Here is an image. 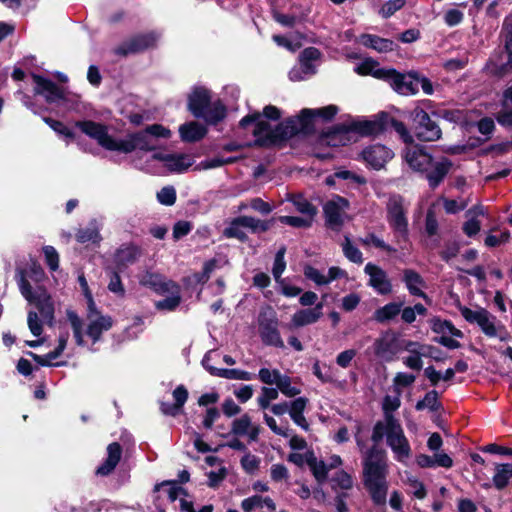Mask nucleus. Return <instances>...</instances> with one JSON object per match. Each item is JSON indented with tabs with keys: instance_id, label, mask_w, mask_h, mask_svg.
Listing matches in <instances>:
<instances>
[{
	"instance_id": "5fc2aeb1",
	"label": "nucleus",
	"mask_w": 512,
	"mask_h": 512,
	"mask_svg": "<svg viewBox=\"0 0 512 512\" xmlns=\"http://www.w3.org/2000/svg\"><path fill=\"white\" fill-rule=\"evenodd\" d=\"M376 67H377V62H375L372 59H366L356 67L355 71L360 75H372V76L378 78L377 72L379 70H381L382 68H376Z\"/></svg>"
},
{
	"instance_id": "473e14b6",
	"label": "nucleus",
	"mask_w": 512,
	"mask_h": 512,
	"mask_svg": "<svg viewBox=\"0 0 512 512\" xmlns=\"http://www.w3.org/2000/svg\"><path fill=\"white\" fill-rule=\"evenodd\" d=\"M512 479V463L497 464L493 484L498 490L504 489Z\"/></svg>"
},
{
	"instance_id": "f03ea898",
	"label": "nucleus",
	"mask_w": 512,
	"mask_h": 512,
	"mask_svg": "<svg viewBox=\"0 0 512 512\" xmlns=\"http://www.w3.org/2000/svg\"><path fill=\"white\" fill-rule=\"evenodd\" d=\"M387 460L384 450L377 446L366 451L363 461L364 485L376 504H383L387 495Z\"/></svg>"
},
{
	"instance_id": "20e7f679",
	"label": "nucleus",
	"mask_w": 512,
	"mask_h": 512,
	"mask_svg": "<svg viewBox=\"0 0 512 512\" xmlns=\"http://www.w3.org/2000/svg\"><path fill=\"white\" fill-rule=\"evenodd\" d=\"M377 76L378 79L387 81L396 92L402 95L416 94L419 91V86L425 94L433 93L431 81L414 71L402 74L394 69H381L377 72Z\"/></svg>"
},
{
	"instance_id": "9b49d317",
	"label": "nucleus",
	"mask_w": 512,
	"mask_h": 512,
	"mask_svg": "<svg viewBox=\"0 0 512 512\" xmlns=\"http://www.w3.org/2000/svg\"><path fill=\"white\" fill-rule=\"evenodd\" d=\"M250 124L254 125V129L252 131L256 138L254 144L261 147L270 146L273 129L271 128L269 122L263 118L260 112H253L248 114L239 122L240 127L244 129L247 128Z\"/></svg>"
},
{
	"instance_id": "412c9836",
	"label": "nucleus",
	"mask_w": 512,
	"mask_h": 512,
	"mask_svg": "<svg viewBox=\"0 0 512 512\" xmlns=\"http://www.w3.org/2000/svg\"><path fill=\"white\" fill-rule=\"evenodd\" d=\"M352 131L349 126L337 125L321 135V143L328 146H344L352 141Z\"/></svg>"
},
{
	"instance_id": "4c0bfd02",
	"label": "nucleus",
	"mask_w": 512,
	"mask_h": 512,
	"mask_svg": "<svg viewBox=\"0 0 512 512\" xmlns=\"http://www.w3.org/2000/svg\"><path fill=\"white\" fill-rule=\"evenodd\" d=\"M289 200L292 202L295 209L304 216L314 218L317 214V208L302 195H292Z\"/></svg>"
},
{
	"instance_id": "c85d7f7f",
	"label": "nucleus",
	"mask_w": 512,
	"mask_h": 512,
	"mask_svg": "<svg viewBox=\"0 0 512 512\" xmlns=\"http://www.w3.org/2000/svg\"><path fill=\"white\" fill-rule=\"evenodd\" d=\"M403 302H390L376 309L373 313V319L377 323H387L396 318L401 312Z\"/></svg>"
},
{
	"instance_id": "c9c22d12",
	"label": "nucleus",
	"mask_w": 512,
	"mask_h": 512,
	"mask_svg": "<svg viewBox=\"0 0 512 512\" xmlns=\"http://www.w3.org/2000/svg\"><path fill=\"white\" fill-rule=\"evenodd\" d=\"M67 319L70 322L73 330V336L78 346H84L85 341L83 337V322L78 314L73 310L66 311Z\"/></svg>"
},
{
	"instance_id": "cd10ccee",
	"label": "nucleus",
	"mask_w": 512,
	"mask_h": 512,
	"mask_svg": "<svg viewBox=\"0 0 512 512\" xmlns=\"http://www.w3.org/2000/svg\"><path fill=\"white\" fill-rule=\"evenodd\" d=\"M360 42L364 46L372 48L380 53L393 51L395 46L392 40L372 34H362L360 36Z\"/></svg>"
},
{
	"instance_id": "e2e57ef3",
	"label": "nucleus",
	"mask_w": 512,
	"mask_h": 512,
	"mask_svg": "<svg viewBox=\"0 0 512 512\" xmlns=\"http://www.w3.org/2000/svg\"><path fill=\"white\" fill-rule=\"evenodd\" d=\"M280 375L281 373L279 370H269L268 368H261L258 373L260 381L266 385L276 384V381Z\"/></svg>"
},
{
	"instance_id": "37998d69",
	"label": "nucleus",
	"mask_w": 512,
	"mask_h": 512,
	"mask_svg": "<svg viewBox=\"0 0 512 512\" xmlns=\"http://www.w3.org/2000/svg\"><path fill=\"white\" fill-rule=\"evenodd\" d=\"M226 109L225 107L218 103H214L209 105V108L205 111L204 118L209 123H217L225 117Z\"/></svg>"
},
{
	"instance_id": "a19ab883",
	"label": "nucleus",
	"mask_w": 512,
	"mask_h": 512,
	"mask_svg": "<svg viewBox=\"0 0 512 512\" xmlns=\"http://www.w3.org/2000/svg\"><path fill=\"white\" fill-rule=\"evenodd\" d=\"M342 250L345 257L353 263L361 264L363 262L362 252L352 244L349 236H344Z\"/></svg>"
},
{
	"instance_id": "4d7b16f0",
	"label": "nucleus",
	"mask_w": 512,
	"mask_h": 512,
	"mask_svg": "<svg viewBox=\"0 0 512 512\" xmlns=\"http://www.w3.org/2000/svg\"><path fill=\"white\" fill-rule=\"evenodd\" d=\"M157 199L158 201L166 206H171L176 201V191L173 187H163L158 193H157Z\"/></svg>"
},
{
	"instance_id": "9d476101",
	"label": "nucleus",
	"mask_w": 512,
	"mask_h": 512,
	"mask_svg": "<svg viewBox=\"0 0 512 512\" xmlns=\"http://www.w3.org/2000/svg\"><path fill=\"white\" fill-rule=\"evenodd\" d=\"M258 323L260 336L265 344L284 348V342L278 331V320L272 308L268 307L260 312Z\"/></svg>"
},
{
	"instance_id": "b1692460",
	"label": "nucleus",
	"mask_w": 512,
	"mask_h": 512,
	"mask_svg": "<svg viewBox=\"0 0 512 512\" xmlns=\"http://www.w3.org/2000/svg\"><path fill=\"white\" fill-rule=\"evenodd\" d=\"M107 459L103 464H101L97 470L96 474L100 476H107L113 472L119 463L122 455V448L119 443L113 442L107 447Z\"/></svg>"
},
{
	"instance_id": "774afa93",
	"label": "nucleus",
	"mask_w": 512,
	"mask_h": 512,
	"mask_svg": "<svg viewBox=\"0 0 512 512\" xmlns=\"http://www.w3.org/2000/svg\"><path fill=\"white\" fill-rule=\"evenodd\" d=\"M497 122L507 128L512 127V109H502L496 114Z\"/></svg>"
},
{
	"instance_id": "39448f33",
	"label": "nucleus",
	"mask_w": 512,
	"mask_h": 512,
	"mask_svg": "<svg viewBox=\"0 0 512 512\" xmlns=\"http://www.w3.org/2000/svg\"><path fill=\"white\" fill-rule=\"evenodd\" d=\"M19 289L23 297L39 311L42 320L52 325L54 320V303L49 292L42 286L32 289L29 281L21 273L18 281Z\"/></svg>"
},
{
	"instance_id": "2f4dec72",
	"label": "nucleus",
	"mask_w": 512,
	"mask_h": 512,
	"mask_svg": "<svg viewBox=\"0 0 512 512\" xmlns=\"http://www.w3.org/2000/svg\"><path fill=\"white\" fill-rule=\"evenodd\" d=\"M305 461L312 470L316 480L319 483H323L327 479L328 466L323 461H318L313 452L306 453Z\"/></svg>"
},
{
	"instance_id": "f8f14e48",
	"label": "nucleus",
	"mask_w": 512,
	"mask_h": 512,
	"mask_svg": "<svg viewBox=\"0 0 512 512\" xmlns=\"http://www.w3.org/2000/svg\"><path fill=\"white\" fill-rule=\"evenodd\" d=\"M348 207V200L338 195L325 203L323 211L329 228L335 231L342 228Z\"/></svg>"
},
{
	"instance_id": "052dcab7",
	"label": "nucleus",
	"mask_w": 512,
	"mask_h": 512,
	"mask_svg": "<svg viewBox=\"0 0 512 512\" xmlns=\"http://www.w3.org/2000/svg\"><path fill=\"white\" fill-rule=\"evenodd\" d=\"M405 4V0H389L381 8L380 14L383 18H389L396 11L401 9Z\"/></svg>"
},
{
	"instance_id": "3c124183",
	"label": "nucleus",
	"mask_w": 512,
	"mask_h": 512,
	"mask_svg": "<svg viewBox=\"0 0 512 512\" xmlns=\"http://www.w3.org/2000/svg\"><path fill=\"white\" fill-rule=\"evenodd\" d=\"M76 239L79 243H86V242H98L100 241L101 237L99 234V231L95 227H88L85 229H80L76 234Z\"/></svg>"
},
{
	"instance_id": "ea45409f",
	"label": "nucleus",
	"mask_w": 512,
	"mask_h": 512,
	"mask_svg": "<svg viewBox=\"0 0 512 512\" xmlns=\"http://www.w3.org/2000/svg\"><path fill=\"white\" fill-rule=\"evenodd\" d=\"M244 227L253 233L266 232L273 224V220H260L251 216H242Z\"/></svg>"
},
{
	"instance_id": "58836bf2",
	"label": "nucleus",
	"mask_w": 512,
	"mask_h": 512,
	"mask_svg": "<svg viewBox=\"0 0 512 512\" xmlns=\"http://www.w3.org/2000/svg\"><path fill=\"white\" fill-rule=\"evenodd\" d=\"M439 394L436 390L427 392L424 398L416 403L415 409L418 411L429 409L434 412L439 410L442 406L438 400Z\"/></svg>"
},
{
	"instance_id": "09e8293b",
	"label": "nucleus",
	"mask_w": 512,
	"mask_h": 512,
	"mask_svg": "<svg viewBox=\"0 0 512 512\" xmlns=\"http://www.w3.org/2000/svg\"><path fill=\"white\" fill-rule=\"evenodd\" d=\"M279 221L283 224L297 227V228H308L312 225L313 218L307 216H281Z\"/></svg>"
},
{
	"instance_id": "bb28decb",
	"label": "nucleus",
	"mask_w": 512,
	"mask_h": 512,
	"mask_svg": "<svg viewBox=\"0 0 512 512\" xmlns=\"http://www.w3.org/2000/svg\"><path fill=\"white\" fill-rule=\"evenodd\" d=\"M207 133L205 126L198 122H189L179 127V134L184 142H197L204 138Z\"/></svg>"
},
{
	"instance_id": "7ed1b4c3",
	"label": "nucleus",
	"mask_w": 512,
	"mask_h": 512,
	"mask_svg": "<svg viewBox=\"0 0 512 512\" xmlns=\"http://www.w3.org/2000/svg\"><path fill=\"white\" fill-rule=\"evenodd\" d=\"M384 436H386L387 445L398 461H404L411 456L409 442L398 419L388 416L387 425L376 422L371 436V440L375 443L374 446H377Z\"/></svg>"
},
{
	"instance_id": "0e129e2a",
	"label": "nucleus",
	"mask_w": 512,
	"mask_h": 512,
	"mask_svg": "<svg viewBox=\"0 0 512 512\" xmlns=\"http://www.w3.org/2000/svg\"><path fill=\"white\" fill-rule=\"evenodd\" d=\"M43 121L49 125L51 129H53L58 134L64 135L66 137H73V133L61 122L58 120H54L50 117H44Z\"/></svg>"
},
{
	"instance_id": "0eeeda50",
	"label": "nucleus",
	"mask_w": 512,
	"mask_h": 512,
	"mask_svg": "<svg viewBox=\"0 0 512 512\" xmlns=\"http://www.w3.org/2000/svg\"><path fill=\"white\" fill-rule=\"evenodd\" d=\"M414 134L422 142H434L442 137L439 124L432 120L430 115L422 108H415L411 112Z\"/></svg>"
},
{
	"instance_id": "680f3d73",
	"label": "nucleus",
	"mask_w": 512,
	"mask_h": 512,
	"mask_svg": "<svg viewBox=\"0 0 512 512\" xmlns=\"http://www.w3.org/2000/svg\"><path fill=\"white\" fill-rule=\"evenodd\" d=\"M304 275L306 278L314 281L317 285H325L330 282V279H327V277L321 274L319 270L309 265L304 268Z\"/></svg>"
},
{
	"instance_id": "13d9d810",
	"label": "nucleus",
	"mask_w": 512,
	"mask_h": 512,
	"mask_svg": "<svg viewBox=\"0 0 512 512\" xmlns=\"http://www.w3.org/2000/svg\"><path fill=\"white\" fill-rule=\"evenodd\" d=\"M391 122V126L394 128V130L400 135L402 140L406 143L412 145L414 143L413 136L409 133L408 129L406 128L405 124L401 121H398L396 119H389Z\"/></svg>"
},
{
	"instance_id": "69168bd1",
	"label": "nucleus",
	"mask_w": 512,
	"mask_h": 512,
	"mask_svg": "<svg viewBox=\"0 0 512 512\" xmlns=\"http://www.w3.org/2000/svg\"><path fill=\"white\" fill-rule=\"evenodd\" d=\"M152 138H169L171 131L160 124H152L144 129Z\"/></svg>"
},
{
	"instance_id": "e433bc0d",
	"label": "nucleus",
	"mask_w": 512,
	"mask_h": 512,
	"mask_svg": "<svg viewBox=\"0 0 512 512\" xmlns=\"http://www.w3.org/2000/svg\"><path fill=\"white\" fill-rule=\"evenodd\" d=\"M430 322L431 328L435 333L444 334L448 332L454 337H463L462 331L457 329L450 321L441 320L440 318L434 317Z\"/></svg>"
},
{
	"instance_id": "f257e3e1",
	"label": "nucleus",
	"mask_w": 512,
	"mask_h": 512,
	"mask_svg": "<svg viewBox=\"0 0 512 512\" xmlns=\"http://www.w3.org/2000/svg\"><path fill=\"white\" fill-rule=\"evenodd\" d=\"M404 159L412 170L426 174L429 187L432 189L442 183L453 166L451 160L445 157L434 162L433 156L427 151V148L419 144L406 147Z\"/></svg>"
},
{
	"instance_id": "f704fd0d",
	"label": "nucleus",
	"mask_w": 512,
	"mask_h": 512,
	"mask_svg": "<svg viewBox=\"0 0 512 512\" xmlns=\"http://www.w3.org/2000/svg\"><path fill=\"white\" fill-rule=\"evenodd\" d=\"M193 161L189 155L186 154H169V159L166 164L168 170L172 172H184L191 165Z\"/></svg>"
},
{
	"instance_id": "ddd939ff",
	"label": "nucleus",
	"mask_w": 512,
	"mask_h": 512,
	"mask_svg": "<svg viewBox=\"0 0 512 512\" xmlns=\"http://www.w3.org/2000/svg\"><path fill=\"white\" fill-rule=\"evenodd\" d=\"M77 127L106 150L115 151L117 140L108 134L107 127L94 121L77 122Z\"/></svg>"
},
{
	"instance_id": "79ce46f5",
	"label": "nucleus",
	"mask_w": 512,
	"mask_h": 512,
	"mask_svg": "<svg viewBox=\"0 0 512 512\" xmlns=\"http://www.w3.org/2000/svg\"><path fill=\"white\" fill-rule=\"evenodd\" d=\"M218 377L225 379H233V380H243L250 381L253 379L254 375L248 371L240 370V369H220L217 370Z\"/></svg>"
},
{
	"instance_id": "a211bd4d",
	"label": "nucleus",
	"mask_w": 512,
	"mask_h": 512,
	"mask_svg": "<svg viewBox=\"0 0 512 512\" xmlns=\"http://www.w3.org/2000/svg\"><path fill=\"white\" fill-rule=\"evenodd\" d=\"M397 336L392 331H385L375 339L373 343L374 354L386 361H391L397 353L396 349Z\"/></svg>"
},
{
	"instance_id": "a878e982",
	"label": "nucleus",
	"mask_w": 512,
	"mask_h": 512,
	"mask_svg": "<svg viewBox=\"0 0 512 512\" xmlns=\"http://www.w3.org/2000/svg\"><path fill=\"white\" fill-rule=\"evenodd\" d=\"M140 256V249L132 244L122 245L115 253L114 259L119 269L135 263Z\"/></svg>"
},
{
	"instance_id": "c03bdc74",
	"label": "nucleus",
	"mask_w": 512,
	"mask_h": 512,
	"mask_svg": "<svg viewBox=\"0 0 512 512\" xmlns=\"http://www.w3.org/2000/svg\"><path fill=\"white\" fill-rule=\"evenodd\" d=\"M285 252H286V248L281 247L277 251V253L275 255V259H274L272 274L275 278V281L278 283L283 282V280L281 279V275L283 274V272L285 271V268H286V262L284 260Z\"/></svg>"
},
{
	"instance_id": "de8ad7c7",
	"label": "nucleus",
	"mask_w": 512,
	"mask_h": 512,
	"mask_svg": "<svg viewBox=\"0 0 512 512\" xmlns=\"http://www.w3.org/2000/svg\"><path fill=\"white\" fill-rule=\"evenodd\" d=\"M338 112V107L335 105H328L318 109L304 108V113H313L315 118H322L324 121L331 120Z\"/></svg>"
},
{
	"instance_id": "6e6d98bb",
	"label": "nucleus",
	"mask_w": 512,
	"mask_h": 512,
	"mask_svg": "<svg viewBox=\"0 0 512 512\" xmlns=\"http://www.w3.org/2000/svg\"><path fill=\"white\" fill-rule=\"evenodd\" d=\"M43 252L47 265L52 271L59 268V254L53 246H44Z\"/></svg>"
},
{
	"instance_id": "423d86ee",
	"label": "nucleus",
	"mask_w": 512,
	"mask_h": 512,
	"mask_svg": "<svg viewBox=\"0 0 512 512\" xmlns=\"http://www.w3.org/2000/svg\"><path fill=\"white\" fill-rule=\"evenodd\" d=\"M458 309L462 317L469 323H476L482 332L488 337H499L501 341H505L508 333L501 324H496V317L484 308L472 310L466 306L459 305Z\"/></svg>"
},
{
	"instance_id": "8fccbe9b",
	"label": "nucleus",
	"mask_w": 512,
	"mask_h": 512,
	"mask_svg": "<svg viewBox=\"0 0 512 512\" xmlns=\"http://www.w3.org/2000/svg\"><path fill=\"white\" fill-rule=\"evenodd\" d=\"M358 241L364 246L374 245L376 248L383 249L389 253L395 252L394 248L386 244L382 239L373 233H370L363 238H359Z\"/></svg>"
},
{
	"instance_id": "338daca9",
	"label": "nucleus",
	"mask_w": 512,
	"mask_h": 512,
	"mask_svg": "<svg viewBox=\"0 0 512 512\" xmlns=\"http://www.w3.org/2000/svg\"><path fill=\"white\" fill-rule=\"evenodd\" d=\"M320 55H321L320 51L315 47H309V48L304 49L303 52L301 53L302 65L306 69H309V67H310L309 63L311 61L319 59Z\"/></svg>"
},
{
	"instance_id": "aec40b11",
	"label": "nucleus",
	"mask_w": 512,
	"mask_h": 512,
	"mask_svg": "<svg viewBox=\"0 0 512 512\" xmlns=\"http://www.w3.org/2000/svg\"><path fill=\"white\" fill-rule=\"evenodd\" d=\"M388 119L387 114H382L379 119L354 122L349 127L352 134L357 133L361 136H374L385 130Z\"/></svg>"
},
{
	"instance_id": "f3484780",
	"label": "nucleus",
	"mask_w": 512,
	"mask_h": 512,
	"mask_svg": "<svg viewBox=\"0 0 512 512\" xmlns=\"http://www.w3.org/2000/svg\"><path fill=\"white\" fill-rule=\"evenodd\" d=\"M365 273L369 276V285L373 287L379 294L387 295L392 292V284L387 273L379 266L368 263L364 268Z\"/></svg>"
},
{
	"instance_id": "393cba45",
	"label": "nucleus",
	"mask_w": 512,
	"mask_h": 512,
	"mask_svg": "<svg viewBox=\"0 0 512 512\" xmlns=\"http://www.w3.org/2000/svg\"><path fill=\"white\" fill-rule=\"evenodd\" d=\"M403 281L411 295L421 297L425 300L428 299L427 294L421 289V287L425 286V281L418 272L412 269H405L403 272Z\"/></svg>"
},
{
	"instance_id": "dca6fc26",
	"label": "nucleus",
	"mask_w": 512,
	"mask_h": 512,
	"mask_svg": "<svg viewBox=\"0 0 512 512\" xmlns=\"http://www.w3.org/2000/svg\"><path fill=\"white\" fill-rule=\"evenodd\" d=\"M32 78L36 85L35 94L42 95L47 103L52 104L65 99L64 89L53 81L37 74H33Z\"/></svg>"
},
{
	"instance_id": "49530a36",
	"label": "nucleus",
	"mask_w": 512,
	"mask_h": 512,
	"mask_svg": "<svg viewBox=\"0 0 512 512\" xmlns=\"http://www.w3.org/2000/svg\"><path fill=\"white\" fill-rule=\"evenodd\" d=\"M251 426L252 422L250 416L248 414H244L232 422L231 432L234 435L243 436L248 433V430Z\"/></svg>"
},
{
	"instance_id": "c756f323",
	"label": "nucleus",
	"mask_w": 512,
	"mask_h": 512,
	"mask_svg": "<svg viewBox=\"0 0 512 512\" xmlns=\"http://www.w3.org/2000/svg\"><path fill=\"white\" fill-rule=\"evenodd\" d=\"M297 134L296 126L292 117H290L279 123L275 129H273L271 145L276 144L279 141L290 139Z\"/></svg>"
},
{
	"instance_id": "4468645a",
	"label": "nucleus",
	"mask_w": 512,
	"mask_h": 512,
	"mask_svg": "<svg viewBox=\"0 0 512 512\" xmlns=\"http://www.w3.org/2000/svg\"><path fill=\"white\" fill-rule=\"evenodd\" d=\"M157 39L158 36L154 32L138 34L115 48L114 53L120 56L139 53L153 47Z\"/></svg>"
},
{
	"instance_id": "603ef678",
	"label": "nucleus",
	"mask_w": 512,
	"mask_h": 512,
	"mask_svg": "<svg viewBox=\"0 0 512 512\" xmlns=\"http://www.w3.org/2000/svg\"><path fill=\"white\" fill-rule=\"evenodd\" d=\"M180 302V293H175L163 300L157 301L155 307L158 310L174 311L179 306Z\"/></svg>"
},
{
	"instance_id": "72a5a7b5",
	"label": "nucleus",
	"mask_w": 512,
	"mask_h": 512,
	"mask_svg": "<svg viewBox=\"0 0 512 512\" xmlns=\"http://www.w3.org/2000/svg\"><path fill=\"white\" fill-rule=\"evenodd\" d=\"M315 117L313 113H304V109L301 110L300 114L296 117H292V120L296 126L298 134L308 135L314 131Z\"/></svg>"
},
{
	"instance_id": "6e6552de",
	"label": "nucleus",
	"mask_w": 512,
	"mask_h": 512,
	"mask_svg": "<svg viewBox=\"0 0 512 512\" xmlns=\"http://www.w3.org/2000/svg\"><path fill=\"white\" fill-rule=\"evenodd\" d=\"M387 221L395 233L403 239L408 234V209L405 206L404 198L400 195H392L386 204Z\"/></svg>"
},
{
	"instance_id": "2eb2a0df",
	"label": "nucleus",
	"mask_w": 512,
	"mask_h": 512,
	"mask_svg": "<svg viewBox=\"0 0 512 512\" xmlns=\"http://www.w3.org/2000/svg\"><path fill=\"white\" fill-rule=\"evenodd\" d=\"M361 155L367 165L375 170H380L393 158L394 153L385 145L375 144L366 147Z\"/></svg>"
},
{
	"instance_id": "864d4df0",
	"label": "nucleus",
	"mask_w": 512,
	"mask_h": 512,
	"mask_svg": "<svg viewBox=\"0 0 512 512\" xmlns=\"http://www.w3.org/2000/svg\"><path fill=\"white\" fill-rule=\"evenodd\" d=\"M400 406V399L398 397L386 396L383 400V412H384V420L380 421L381 423H385L387 425V417H395L392 412L397 410Z\"/></svg>"
},
{
	"instance_id": "bf43d9fd",
	"label": "nucleus",
	"mask_w": 512,
	"mask_h": 512,
	"mask_svg": "<svg viewBox=\"0 0 512 512\" xmlns=\"http://www.w3.org/2000/svg\"><path fill=\"white\" fill-rule=\"evenodd\" d=\"M27 323L29 330L34 336L38 337L42 334V324L36 311L31 310L28 312Z\"/></svg>"
},
{
	"instance_id": "1a4fd4ad",
	"label": "nucleus",
	"mask_w": 512,
	"mask_h": 512,
	"mask_svg": "<svg viewBox=\"0 0 512 512\" xmlns=\"http://www.w3.org/2000/svg\"><path fill=\"white\" fill-rule=\"evenodd\" d=\"M157 148L158 140L150 137L145 130H142L128 134L125 138L117 140L115 151L129 154L136 150L150 152Z\"/></svg>"
},
{
	"instance_id": "a18cd8bd",
	"label": "nucleus",
	"mask_w": 512,
	"mask_h": 512,
	"mask_svg": "<svg viewBox=\"0 0 512 512\" xmlns=\"http://www.w3.org/2000/svg\"><path fill=\"white\" fill-rule=\"evenodd\" d=\"M277 389L287 397H294L300 394V389L291 385V378L287 375H280L276 381Z\"/></svg>"
},
{
	"instance_id": "4be33fe9",
	"label": "nucleus",
	"mask_w": 512,
	"mask_h": 512,
	"mask_svg": "<svg viewBox=\"0 0 512 512\" xmlns=\"http://www.w3.org/2000/svg\"><path fill=\"white\" fill-rule=\"evenodd\" d=\"M86 334L92 339L93 343L101 339L103 332L112 328L113 320L108 315H98L97 317L89 318Z\"/></svg>"
},
{
	"instance_id": "5701e85b",
	"label": "nucleus",
	"mask_w": 512,
	"mask_h": 512,
	"mask_svg": "<svg viewBox=\"0 0 512 512\" xmlns=\"http://www.w3.org/2000/svg\"><path fill=\"white\" fill-rule=\"evenodd\" d=\"M323 303H317L314 308L302 309L293 314L291 325L302 327L317 322L322 317Z\"/></svg>"
},
{
	"instance_id": "6ab92c4d",
	"label": "nucleus",
	"mask_w": 512,
	"mask_h": 512,
	"mask_svg": "<svg viewBox=\"0 0 512 512\" xmlns=\"http://www.w3.org/2000/svg\"><path fill=\"white\" fill-rule=\"evenodd\" d=\"M210 103V92L203 87L195 88L189 95L188 109L196 118H202Z\"/></svg>"
},
{
	"instance_id": "7c9ffc66",
	"label": "nucleus",
	"mask_w": 512,
	"mask_h": 512,
	"mask_svg": "<svg viewBox=\"0 0 512 512\" xmlns=\"http://www.w3.org/2000/svg\"><path fill=\"white\" fill-rule=\"evenodd\" d=\"M244 223L242 216L232 219L228 226L223 230V236L230 239L235 238L240 242H247L248 235L243 231Z\"/></svg>"
}]
</instances>
